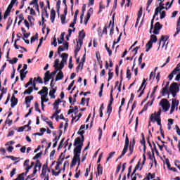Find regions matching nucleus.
<instances>
[{
  "mask_svg": "<svg viewBox=\"0 0 180 180\" xmlns=\"http://www.w3.org/2000/svg\"><path fill=\"white\" fill-rule=\"evenodd\" d=\"M164 1L165 0H158V2H160V3H159V6L157 7L155 10V16H157L159 12H161L162 9H165V7L164 6Z\"/></svg>",
  "mask_w": 180,
  "mask_h": 180,
  "instance_id": "nucleus-5",
  "label": "nucleus"
},
{
  "mask_svg": "<svg viewBox=\"0 0 180 180\" xmlns=\"http://www.w3.org/2000/svg\"><path fill=\"white\" fill-rule=\"evenodd\" d=\"M47 96H41V102L44 103V102H49V98H46Z\"/></svg>",
  "mask_w": 180,
  "mask_h": 180,
  "instance_id": "nucleus-42",
  "label": "nucleus"
},
{
  "mask_svg": "<svg viewBox=\"0 0 180 180\" xmlns=\"http://www.w3.org/2000/svg\"><path fill=\"white\" fill-rule=\"evenodd\" d=\"M180 68V64H178L176 68H174V70L172 72V74L173 75H176V74H178V72L180 71V68Z\"/></svg>",
  "mask_w": 180,
  "mask_h": 180,
  "instance_id": "nucleus-29",
  "label": "nucleus"
},
{
  "mask_svg": "<svg viewBox=\"0 0 180 180\" xmlns=\"http://www.w3.org/2000/svg\"><path fill=\"white\" fill-rule=\"evenodd\" d=\"M34 165V162H32L31 165H30V167L27 168V172H25V175H27V174L29 173V170L32 169Z\"/></svg>",
  "mask_w": 180,
  "mask_h": 180,
  "instance_id": "nucleus-45",
  "label": "nucleus"
},
{
  "mask_svg": "<svg viewBox=\"0 0 180 180\" xmlns=\"http://www.w3.org/2000/svg\"><path fill=\"white\" fill-rule=\"evenodd\" d=\"M42 154H43V153H41V152L36 154L35 156L33 158V160H37V158H40V157H41Z\"/></svg>",
  "mask_w": 180,
  "mask_h": 180,
  "instance_id": "nucleus-60",
  "label": "nucleus"
},
{
  "mask_svg": "<svg viewBox=\"0 0 180 180\" xmlns=\"http://www.w3.org/2000/svg\"><path fill=\"white\" fill-rule=\"evenodd\" d=\"M154 178H155V174L148 173V174H146V177L145 178V179L150 180V179H154Z\"/></svg>",
  "mask_w": 180,
  "mask_h": 180,
  "instance_id": "nucleus-25",
  "label": "nucleus"
},
{
  "mask_svg": "<svg viewBox=\"0 0 180 180\" xmlns=\"http://www.w3.org/2000/svg\"><path fill=\"white\" fill-rule=\"evenodd\" d=\"M46 124L49 126L51 129H54V127L53 126V122L51 121H46Z\"/></svg>",
  "mask_w": 180,
  "mask_h": 180,
  "instance_id": "nucleus-62",
  "label": "nucleus"
},
{
  "mask_svg": "<svg viewBox=\"0 0 180 180\" xmlns=\"http://www.w3.org/2000/svg\"><path fill=\"white\" fill-rule=\"evenodd\" d=\"M82 116V113H79V115H76L75 117V118H72V122H74V120H75V119H77L75 122H78V120H79V119L81 118Z\"/></svg>",
  "mask_w": 180,
  "mask_h": 180,
  "instance_id": "nucleus-46",
  "label": "nucleus"
},
{
  "mask_svg": "<svg viewBox=\"0 0 180 180\" xmlns=\"http://www.w3.org/2000/svg\"><path fill=\"white\" fill-rule=\"evenodd\" d=\"M165 94L167 95H169V91H168V87H167L166 86L162 89V95L164 96V95H165Z\"/></svg>",
  "mask_w": 180,
  "mask_h": 180,
  "instance_id": "nucleus-30",
  "label": "nucleus"
},
{
  "mask_svg": "<svg viewBox=\"0 0 180 180\" xmlns=\"http://www.w3.org/2000/svg\"><path fill=\"white\" fill-rule=\"evenodd\" d=\"M134 150V141L132 145H130L129 146V151H130V154H133V151Z\"/></svg>",
  "mask_w": 180,
  "mask_h": 180,
  "instance_id": "nucleus-59",
  "label": "nucleus"
},
{
  "mask_svg": "<svg viewBox=\"0 0 180 180\" xmlns=\"http://www.w3.org/2000/svg\"><path fill=\"white\" fill-rule=\"evenodd\" d=\"M33 101V96H28L25 97V103H30Z\"/></svg>",
  "mask_w": 180,
  "mask_h": 180,
  "instance_id": "nucleus-35",
  "label": "nucleus"
},
{
  "mask_svg": "<svg viewBox=\"0 0 180 180\" xmlns=\"http://www.w3.org/2000/svg\"><path fill=\"white\" fill-rule=\"evenodd\" d=\"M37 168H39V169H40L41 168V163L40 162L39 160H37L36 161V164H35V166L34 167V169H37Z\"/></svg>",
  "mask_w": 180,
  "mask_h": 180,
  "instance_id": "nucleus-32",
  "label": "nucleus"
},
{
  "mask_svg": "<svg viewBox=\"0 0 180 180\" xmlns=\"http://www.w3.org/2000/svg\"><path fill=\"white\" fill-rule=\"evenodd\" d=\"M147 82V79H143V82H142V84H141V86H140V88H139V89L141 91V89H143V86H144V89H146V83ZM145 85V86H144Z\"/></svg>",
  "mask_w": 180,
  "mask_h": 180,
  "instance_id": "nucleus-43",
  "label": "nucleus"
},
{
  "mask_svg": "<svg viewBox=\"0 0 180 180\" xmlns=\"http://www.w3.org/2000/svg\"><path fill=\"white\" fill-rule=\"evenodd\" d=\"M116 154V152L113 151L109 153L108 157L107 158V161H109L110 158H112Z\"/></svg>",
  "mask_w": 180,
  "mask_h": 180,
  "instance_id": "nucleus-54",
  "label": "nucleus"
},
{
  "mask_svg": "<svg viewBox=\"0 0 180 180\" xmlns=\"http://www.w3.org/2000/svg\"><path fill=\"white\" fill-rule=\"evenodd\" d=\"M127 78H128V79H130V78H131V72H130V69L127 68Z\"/></svg>",
  "mask_w": 180,
  "mask_h": 180,
  "instance_id": "nucleus-52",
  "label": "nucleus"
},
{
  "mask_svg": "<svg viewBox=\"0 0 180 180\" xmlns=\"http://www.w3.org/2000/svg\"><path fill=\"white\" fill-rule=\"evenodd\" d=\"M17 1L18 0H11L6 11H5L4 16V19H6V18H8V16H9V14L11 13V11H12V8H13V5H15V4H16Z\"/></svg>",
  "mask_w": 180,
  "mask_h": 180,
  "instance_id": "nucleus-3",
  "label": "nucleus"
},
{
  "mask_svg": "<svg viewBox=\"0 0 180 180\" xmlns=\"http://www.w3.org/2000/svg\"><path fill=\"white\" fill-rule=\"evenodd\" d=\"M151 116H154V118H160V116H161V109H159L158 112H155L154 114H152Z\"/></svg>",
  "mask_w": 180,
  "mask_h": 180,
  "instance_id": "nucleus-33",
  "label": "nucleus"
},
{
  "mask_svg": "<svg viewBox=\"0 0 180 180\" xmlns=\"http://www.w3.org/2000/svg\"><path fill=\"white\" fill-rule=\"evenodd\" d=\"M155 18V14H154L153 15V18L151 20V22H150V30L149 31V33H153V32L151 30H153V28L154 27V19Z\"/></svg>",
  "mask_w": 180,
  "mask_h": 180,
  "instance_id": "nucleus-37",
  "label": "nucleus"
},
{
  "mask_svg": "<svg viewBox=\"0 0 180 180\" xmlns=\"http://www.w3.org/2000/svg\"><path fill=\"white\" fill-rule=\"evenodd\" d=\"M160 106H162V109L165 110V112H168L169 110V107L171 106L169 105V102L168 100L163 98L160 102Z\"/></svg>",
  "mask_w": 180,
  "mask_h": 180,
  "instance_id": "nucleus-2",
  "label": "nucleus"
},
{
  "mask_svg": "<svg viewBox=\"0 0 180 180\" xmlns=\"http://www.w3.org/2000/svg\"><path fill=\"white\" fill-rule=\"evenodd\" d=\"M37 173V169H34L33 173L27 176V179H32L34 175Z\"/></svg>",
  "mask_w": 180,
  "mask_h": 180,
  "instance_id": "nucleus-44",
  "label": "nucleus"
},
{
  "mask_svg": "<svg viewBox=\"0 0 180 180\" xmlns=\"http://www.w3.org/2000/svg\"><path fill=\"white\" fill-rule=\"evenodd\" d=\"M169 92H179V86H178V83L174 82L170 85Z\"/></svg>",
  "mask_w": 180,
  "mask_h": 180,
  "instance_id": "nucleus-8",
  "label": "nucleus"
},
{
  "mask_svg": "<svg viewBox=\"0 0 180 180\" xmlns=\"http://www.w3.org/2000/svg\"><path fill=\"white\" fill-rule=\"evenodd\" d=\"M10 64H16L18 63V58H13V60H8Z\"/></svg>",
  "mask_w": 180,
  "mask_h": 180,
  "instance_id": "nucleus-47",
  "label": "nucleus"
},
{
  "mask_svg": "<svg viewBox=\"0 0 180 180\" xmlns=\"http://www.w3.org/2000/svg\"><path fill=\"white\" fill-rule=\"evenodd\" d=\"M154 29L156 30H161V29H162V25L160 24V22H158L155 24Z\"/></svg>",
  "mask_w": 180,
  "mask_h": 180,
  "instance_id": "nucleus-34",
  "label": "nucleus"
},
{
  "mask_svg": "<svg viewBox=\"0 0 180 180\" xmlns=\"http://www.w3.org/2000/svg\"><path fill=\"white\" fill-rule=\"evenodd\" d=\"M142 15H143V7H141L138 13V18H137L138 20H140V19H141Z\"/></svg>",
  "mask_w": 180,
  "mask_h": 180,
  "instance_id": "nucleus-38",
  "label": "nucleus"
},
{
  "mask_svg": "<svg viewBox=\"0 0 180 180\" xmlns=\"http://www.w3.org/2000/svg\"><path fill=\"white\" fill-rule=\"evenodd\" d=\"M149 41H150L152 43H157V41H158V38L155 34H152V35H150V39Z\"/></svg>",
  "mask_w": 180,
  "mask_h": 180,
  "instance_id": "nucleus-24",
  "label": "nucleus"
},
{
  "mask_svg": "<svg viewBox=\"0 0 180 180\" xmlns=\"http://www.w3.org/2000/svg\"><path fill=\"white\" fill-rule=\"evenodd\" d=\"M29 162H30V160H26L24 162V167H25V172H27V169L29 168L30 166L29 165Z\"/></svg>",
  "mask_w": 180,
  "mask_h": 180,
  "instance_id": "nucleus-41",
  "label": "nucleus"
},
{
  "mask_svg": "<svg viewBox=\"0 0 180 180\" xmlns=\"http://www.w3.org/2000/svg\"><path fill=\"white\" fill-rule=\"evenodd\" d=\"M34 106H35V110L37 112H39V113H41V110H40V108H39V103L37 102L34 103Z\"/></svg>",
  "mask_w": 180,
  "mask_h": 180,
  "instance_id": "nucleus-48",
  "label": "nucleus"
},
{
  "mask_svg": "<svg viewBox=\"0 0 180 180\" xmlns=\"http://www.w3.org/2000/svg\"><path fill=\"white\" fill-rule=\"evenodd\" d=\"M84 39H85V32L82 30L79 32V44H83Z\"/></svg>",
  "mask_w": 180,
  "mask_h": 180,
  "instance_id": "nucleus-10",
  "label": "nucleus"
},
{
  "mask_svg": "<svg viewBox=\"0 0 180 180\" xmlns=\"http://www.w3.org/2000/svg\"><path fill=\"white\" fill-rule=\"evenodd\" d=\"M85 133V131H80L78 132V134L82 136V143H84V141L85 140V139L84 138V134Z\"/></svg>",
  "mask_w": 180,
  "mask_h": 180,
  "instance_id": "nucleus-53",
  "label": "nucleus"
},
{
  "mask_svg": "<svg viewBox=\"0 0 180 180\" xmlns=\"http://www.w3.org/2000/svg\"><path fill=\"white\" fill-rule=\"evenodd\" d=\"M168 39H169V36L168 35H162L159 41V48L158 49V50H160V47H161V41H163L165 43V41H167V40H168Z\"/></svg>",
  "mask_w": 180,
  "mask_h": 180,
  "instance_id": "nucleus-16",
  "label": "nucleus"
},
{
  "mask_svg": "<svg viewBox=\"0 0 180 180\" xmlns=\"http://www.w3.org/2000/svg\"><path fill=\"white\" fill-rule=\"evenodd\" d=\"M30 5H34V6L39 5V0H33L30 3Z\"/></svg>",
  "mask_w": 180,
  "mask_h": 180,
  "instance_id": "nucleus-56",
  "label": "nucleus"
},
{
  "mask_svg": "<svg viewBox=\"0 0 180 180\" xmlns=\"http://www.w3.org/2000/svg\"><path fill=\"white\" fill-rule=\"evenodd\" d=\"M51 76H50V71H47L45 75H44V84H46V82H49L50 81L51 79Z\"/></svg>",
  "mask_w": 180,
  "mask_h": 180,
  "instance_id": "nucleus-19",
  "label": "nucleus"
},
{
  "mask_svg": "<svg viewBox=\"0 0 180 180\" xmlns=\"http://www.w3.org/2000/svg\"><path fill=\"white\" fill-rule=\"evenodd\" d=\"M60 20H61L62 25H64L65 23V15H60Z\"/></svg>",
  "mask_w": 180,
  "mask_h": 180,
  "instance_id": "nucleus-61",
  "label": "nucleus"
},
{
  "mask_svg": "<svg viewBox=\"0 0 180 180\" xmlns=\"http://www.w3.org/2000/svg\"><path fill=\"white\" fill-rule=\"evenodd\" d=\"M84 146V142H82L80 145L76 146V148L74 150V153L75 154H81V150H82V147Z\"/></svg>",
  "mask_w": 180,
  "mask_h": 180,
  "instance_id": "nucleus-14",
  "label": "nucleus"
},
{
  "mask_svg": "<svg viewBox=\"0 0 180 180\" xmlns=\"http://www.w3.org/2000/svg\"><path fill=\"white\" fill-rule=\"evenodd\" d=\"M74 154H75V155H74V157H73V160H72V167L77 165V161H78L79 165L80 162H81V158H79L81 153H74Z\"/></svg>",
  "mask_w": 180,
  "mask_h": 180,
  "instance_id": "nucleus-7",
  "label": "nucleus"
},
{
  "mask_svg": "<svg viewBox=\"0 0 180 180\" xmlns=\"http://www.w3.org/2000/svg\"><path fill=\"white\" fill-rule=\"evenodd\" d=\"M58 63L59 60L58 59H56L55 62H54V65L53 67L55 68V70L53 72H52L50 75L51 78H52V79H54V77L56 75V74H57V72H58V70H59V67H58Z\"/></svg>",
  "mask_w": 180,
  "mask_h": 180,
  "instance_id": "nucleus-6",
  "label": "nucleus"
},
{
  "mask_svg": "<svg viewBox=\"0 0 180 180\" xmlns=\"http://www.w3.org/2000/svg\"><path fill=\"white\" fill-rule=\"evenodd\" d=\"M150 122H154V120L155 122H158V126H160V130H161V127H162V124H161V118H154V116H150Z\"/></svg>",
  "mask_w": 180,
  "mask_h": 180,
  "instance_id": "nucleus-18",
  "label": "nucleus"
},
{
  "mask_svg": "<svg viewBox=\"0 0 180 180\" xmlns=\"http://www.w3.org/2000/svg\"><path fill=\"white\" fill-rule=\"evenodd\" d=\"M113 26H114L113 24L112 25V22L110 21V24H109V25H108V27H111V28H110V36H111V37L113 36V30H114Z\"/></svg>",
  "mask_w": 180,
  "mask_h": 180,
  "instance_id": "nucleus-36",
  "label": "nucleus"
},
{
  "mask_svg": "<svg viewBox=\"0 0 180 180\" xmlns=\"http://www.w3.org/2000/svg\"><path fill=\"white\" fill-rule=\"evenodd\" d=\"M113 78V72H110V70L108 72V81H110Z\"/></svg>",
  "mask_w": 180,
  "mask_h": 180,
  "instance_id": "nucleus-64",
  "label": "nucleus"
},
{
  "mask_svg": "<svg viewBox=\"0 0 180 180\" xmlns=\"http://www.w3.org/2000/svg\"><path fill=\"white\" fill-rule=\"evenodd\" d=\"M81 47H82V44H80L78 41L77 44L76 45V48L75 49V56H77V54H78V52L79 51V50H81Z\"/></svg>",
  "mask_w": 180,
  "mask_h": 180,
  "instance_id": "nucleus-21",
  "label": "nucleus"
},
{
  "mask_svg": "<svg viewBox=\"0 0 180 180\" xmlns=\"http://www.w3.org/2000/svg\"><path fill=\"white\" fill-rule=\"evenodd\" d=\"M63 69L59 68L58 73L56 75V81H61L64 78V73H63Z\"/></svg>",
  "mask_w": 180,
  "mask_h": 180,
  "instance_id": "nucleus-13",
  "label": "nucleus"
},
{
  "mask_svg": "<svg viewBox=\"0 0 180 180\" xmlns=\"http://www.w3.org/2000/svg\"><path fill=\"white\" fill-rule=\"evenodd\" d=\"M98 175H101V174H103V167L101 166V164H98L97 166Z\"/></svg>",
  "mask_w": 180,
  "mask_h": 180,
  "instance_id": "nucleus-28",
  "label": "nucleus"
},
{
  "mask_svg": "<svg viewBox=\"0 0 180 180\" xmlns=\"http://www.w3.org/2000/svg\"><path fill=\"white\" fill-rule=\"evenodd\" d=\"M92 13H94V8H90L86 14V18L85 22H84L85 25H86L88 23V20H89L90 18H91V15Z\"/></svg>",
  "mask_w": 180,
  "mask_h": 180,
  "instance_id": "nucleus-15",
  "label": "nucleus"
},
{
  "mask_svg": "<svg viewBox=\"0 0 180 180\" xmlns=\"http://www.w3.org/2000/svg\"><path fill=\"white\" fill-rule=\"evenodd\" d=\"M47 175V163L46 164H44L43 166H42V171H41V173L40 174V177L41 178H44V176H46Z\"/></svg>",
  "mask_w": 180,
  "mask_h": 180,
  "instance_id": "nucleus-11",
  "label": "nucleus"
},
{
  "mask_svg": "<svg viewBox=\"0 0 180 180\" xmlns=\"http://www.w3.org/2000/svg\"><path fill=\"white\" fill-rule=\"evenodd\" d=\"M34 81H37V82H39V84H43V79L40 77H38L37 78L34 77Z\"/></svg>",
  "mask_w": 180,
  "mask_h": 180,
  "instance_id": "nucleus-49",
  "label": "nucleus"
},
{
  "mask_svg": "<svg viewBox=\"0 0 180 180\" xmlns=\"http://www.w3.org/2000/svg\"><path fill=\"white\" fill-rule=\"evenodd\" d=\"M38 94L42 95V96H47V95H49V89L46 86H44L42 89L38 92Z\"/></svg>",
  "mask_w": 180,
  "mask_h": 180,
  "instance_id": "nucleus-12",
  "label": "nucleus"
},
{
  "mask_svg": "<svg viewBox=\"0 0 180 180\" xmlns=\"http://www.w3.org/2000/svg\"><path fill=\"white\" fill-rule=\"evenodd\" d=\"M56 19V11L54 9L51 10V20L52 23H54Z\"/></svg>",
  "mask_w": 180,
  "mask_h": 180,
  "instance_id": "nucleus-22",
  "label": "nucleus"
},
{
  "mask_svg": "<svg viewBox=\"0 0 180 180\" xmlns=\"http://www.w3.org/2000/svg\"><path fill=\"white\" fill-rule=\"evenodd\" d=\"M74 84H75V80H73L68 86V91H71V88L74 86Z\"/></svg>",
  "mask_w": 180,
  "mask_h": 180,
  "instance_id": "nucleus-58",
  "label": "nucleus"
},
{
  "mask_svg": "<svg viewBox=\"0 0 180 180\" xmlns=\"http://www.w3.org/2000/svg\"><path fill=\"white\" fill-rule=\"evenodd\" d=\"M112 103H113V89H112L110 91V103L108 105V110H107V113H108V116H110V113H112Z\"/></svg>",
  "mask_w": 180,
  "mask_h": 180,
  "instance_id": "nucleus-4",
  "label": "nucleus"
},
{
  "mask_svg": "<svg viewBox=\"0 0 180 180\" xmlns=\"http://www.w3.org/2000/svg\"><path fill=\"white\" fill-rule=\"evenodd\" d=\"M61 103V100L60 98H58L55 101L54 103L53 104V106H58Z\"/></svg>",
  "mask_w": 180,
  "mask_h": 180,
  "instance_id": "nucleus-51",
  "label": "nucleus"
},
{
  "mask_svg": "<svg viewBox=\"0 0 180 180\" xmlns=\"http://www.w3.org/2000/svg\"><path fill=\"white\" fill-rule=\"evenodd\" d=\"M60 57L62 58V60L60 63V59H58V68L60 69V70H63V68H64V64L67 63V60H68V53H62L60 55Z\"/></svg>",
  "mask_w": 180,
  "mask_h": 180,
  "instance_id": "nucleus-1",
  "label": "nucleus"
},
{
  "mask_svg": "<svg viewBox=\"0 0 180 180\" xmlns=\"http://www.w3.org/2000/svg\"><path fill=\"white\" fill-rule=\"evenodd\" d=\"M103 109H105V108H103V104H102L99 109L100 117H103V112H102V110H103Z\"/></svg>",
  "mask_w": 180,
  "mask_h": 180,
  "instance_id": "nucleus-55",
  "label": "nucleus"
},
{
  "mask_svg": "<svg viewBox=\"0 0 180 180\" xmlns=\"http://www.w3.org/2000/svg\"><path fill=\"white\" fill-rule=\"evenodd\" d=\"M179 105V101H175V99H172V106H174V108H176Z\"/></svg>",
  "mask_w": 180,
  "mask_h": 180,
  "instance_id": "nucleus-39",
  "label": "nucleus"
},
{
  "mask_svg": "<svg viewBox=\"0 0 180 180\" xmlns=\"http://www.w3.org/2000/svg\"><path fill=\"white\" fill-rule=\"evenodd\" d=\"M63 44H64V46H60L58 47V54H61V52L65 51V50H68V46H69L68 42H65Z\"/></svg>",
  "mask_w": 180,
  "mask_h": 180,
  "instance_id": "nucleus-9",
  "label": "nucleus"
},
{
  "mask_svg": "<svg viewBox=\"0 0 180 180\" xmlns=\"http://www.w3.org/2000/svg\"><path fill=\"white\" fill-rule=\"evenodd\" d=\"M129 137L126 136L125 144H124V148H123V150L124 151H127V150H129Z\"/></svg>",
  "mask_w": 180,
  "mask_h": 180,
  "instance_id": "nucleus-23",
  "label": "nucleus"
},
{
  "mask_svg": "<svg viewBox=\"0 0 180 180\" xmlns=\"http://www.w3.org/2000/svg\"><path fill=\"white\" fill-rule=\"evenodd\" d=\"M29 85H33V78H30V81L25 84V88H28Z\"/></svg>",
  "mask_w": 180,
  "mask_h": 180,
  "instance_id": "nucleus-57",
  "label": "nucleus"
},
{
  "mask_svg": "<svg viewBox=\"0 0 180 180\" xmlns=\"http://www.w3.org/2000/svg\"><path fill=\"white\" fill-rule=\"evenodd\" d=\"M37 39H39V34L37 33L34 36L32 37V38H31V44L32 43H34V41L36 40H37Z\"/></svg>",
  "mask_w": 180,
  "mask_h": 180,
  "instance_id": "nucleus-40",
  "label": "nucleus"
},
{
  "mask_svg": "<svg viewBox=\"0 0 180 180\" xmlns=\"http://www.w3.org/2000/svg\"><path fill=\"white\" fill-rule=\"evenodd\" d=\"M33 92V87H29L24 91V95H30Z\"/></svg>",
  "mask_w": 180,
  "mask_h": 180,
  "instance_id": "nucleus-31",
  "label": "nucleus"
},
{
  "mask_svg": "<svg viewBox=\"0 0 180 180\" xmlns=\"http://www.w3.org/2000/svg\"><path fill=\"white\" fill-rule=\"evenodd\" d=\"M56 91H57V88L53 89L49 91V96L52 99H56V95L54 94H56Z\"/></svg>",
  "mask_w": 180,
  "mask_h": 180,
  "instance_id": "nucleus-20",
  "label": "nucleus"
},
{
  "mask_svg": "<svg viewBox=\"0 0 180 180\" xmlns=\"http://www.w3.org/2000/svg\"><path fill=\"white\" fill-rule=\"evenodd\" d=\"M61 5V1L58 0L56 3V10L58 13L60 12V6Z\"/></svg>",
  "mask_w": 180,
  "mask_h": 180,
  "instance_id": "nucleus-50",
  "label": "nucleus"
},
{
  "mask_svg": "<svg viewBox=\"0 0 180 180\" xmlns=\"http://www.w3.org/2000/svg\"><path fill=\"white\" fill-rule=\"evenodd\" d=\"M167 16L166 12L165 11L160 12V19H164Z\"/></svg>",
  "mask_w": 180,
  "mask_h": 180,
  "instance_id": "nucleus-63",
  "label": "nucleus"
},
{
  "mask_svg": "<svg viewBox=\"0 0 180 180\" xmlns=\"http://www.w3.org/2000/svg\"><path fill=\"white\" fill-rule=\"evenodd\" d=\"M153 47V42H150V41H148V42L146 44V53H148V51H150V50L152 49Z\"/></svg>",
  "mask_w": 180,
  "mask_h": 180,
  "instance_id": "nucleus-27",
  "label": "nucleus"
},
{
  "mask_svg": "<svg viewBox=\"0 0 180 180\" xmlns=\"http://www.w3.org/2000/svg\"><path fill=\"white\" fill-rule=\"evenodd\" d=\"M78 144H79V146L82 144V141H81L80 137H77V138L75 139L73 146H78Z\"/></svg>",
  "mask_w": 180,
  "mask_h": 180,
  "instance_id": "nucleus-26",
  "label": "nucleus"
},
{
  "mask_svg": "<svg viewBox=\"0 0 180 180\" xmlns=\"http://www.w3.org/2000/svg\"><path fill=\"white\" fill-rule=\"evenodd\" d=\"M11 108H15V106L18 105V98L15 97L14 94H13L11 97Z\"/></svg>",
  "mask_w": 180,
  "mask_h": 180,
  "instance_id": "nucleus-17",
  "label": "nucleus"
}]
</instances>
